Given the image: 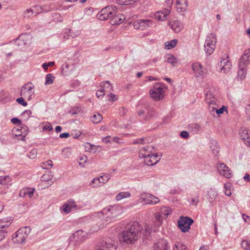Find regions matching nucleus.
Wrapping results in <instances>:
<instances>
[{"label":"nucleus","instance_id":"f257e3e1","mask_svg":"<svg viewBox=\"0 0 250 250\" xmlns=\"http://www.w3.org/2000/svg\"><path fill=\"white\" fill-rule=\"evenodd\" d=\"M151 229L149 225L146 224L143 228L139 222H134L129 228L122 232L123 241L126 244H132L138 240L141 234L144 237L143 239L148 238Z\"/></svg>","mask_w":250,"mask_h":250},{"label":"nucleus","instance_id":"f03ea898","mask_svg":"<svg viewBox=\"0 0 250 250\" xmlns=\"http://www.w3.org/2000/svg\"><path fill=\"white\" fill-rule=\"evenodd\" d=\"M165 91L162 87V83H157L149 90L150 97L154 101H160L165 97Z\"/></svg>","mask_w":250,"mask_h":250},{"label":"nucleus","instance_id":"7ed1b4c3","mask_svg":"<svg viewBox=\"0 0 250 250\" xmlns=\"http://www.w3.org/2000/svg\"><path fill=\"white\" fill-rule=\"evenodd\" d=\"M87 238V233L82 229L77 230L69 238V244L73 243L74 246H78Z\"/></svg>","mask_w":250,"mask_h":250},{"label":"nucleus","instance_id":"20e7f679","mask_svg":"<svg viewBox=\"0 0 250 250\" xmlns=\"http://www.w3.org/2000/svg\"><path fill=\"white\" fill-rule=\"evenodd\" d=\"M30 231L31 229L29 227H24L19 229L14 234L12 238L13 242L16 244H22L29 234Z\"/></svg>","mask_w":250,"mask_h":250},{"label":"nucleus","instance_id":"39448f33","mask_svg":"<svg viewBox=\"0 0 250 250\" xmlns=\"http://www.w3.org/2000/svg\"><path fill=\"white\" fill-rule=\"evenodd\" d=\"M95 220L97 222V227H95L93 229V231H97L100 228H104L107 225L111 223L112 221L107 216L105 215L104 213H102V211L95 213Z\"/></svg>","mask_w":250,"mask_h":250},{"label":"nucleus","instance_id":"423d86ee","mask_svg":"<svg viewBox=\"0 0 250 250\" xmlns=\"http://www.w3.org/2000/svg\"><path fill=\"white\" fill-rule=\"evenodd\" d=\"M117 9L115 6L108 5L104 8L97 15L98 19L101 21H104L116 14Z\"/></svg>","mask_w":250,"mask_h":250},{"label":"nucleus","instance_id":"0eeeda50","mask_svg":"<svg viewBox=\"0 0 250 250\" xmlns=\"http://www.w3.org/2000/svg\"><path fill=\"white\" fill-rule=\"evenodd\" d=\"M216 43V39L214 34L211 33L208 35L204 45L205 51L208 55L213 53L215 48Z\"/></svg>","mask_w":250,"mask_h":250},{"label":"nucleus","instance_id":"6e6552de","mask_svg":"<svg viewBox=\"0 0 250 250\" xmlns=\"http://www.w3.org/2000/svg\"><path fill=\"white\" fill-rule=\"evenodd\" d=\"M122 213L121 207L119 206H111L109 208H104L102 210V213L107 216L112 221L115 217L119 216Z\"/></svg>","mask_w":250,"mask_h":250},{"label":"nucleus","instance_id":"1a4fd4ad","mask_svg":"<svg viewBox=\"0 0 250 250\" xmlns=\"http://www.w3.org/2000/svg\"><path fill=\"white\" fill-rule=\"evenodd\" d=\"M193 222V220L188 217L181 216L178 221V227L182 232H188L190 229V226Z\"/></svg>","mask_w":250,"mask_h":250},{"label":"nucleus","instance_id":"9d476101","mask_svg":"<svg viewBox=\"0 0 250 250\" xmlns=\"http://www.w3.org/2000/svg\"><path fill=\"white\" fill-rule=\"evenodd\" d=\"M141 158L144 159V162L147 166H152L156 164L160 160L161 157L157 153L143 154L142 153Z\"/></svg>","mask_w":250,"mask_h":250},{"label":"nucleus","instance_id":"9b49d317","mask_svg":"<svg viewBox=\"0 0 250 250\" xmlns=\"http://www.w3.org/2000/svg\"><path fill=\"white\" fill-rule=\"evenodd\" d=\"M11 217H6L0 220V242L7 235V229L11 224Z\"/></svg>","mask_w":250,"mask_h":250},{"label":"nucleus","instance_id":"f8f14e48","mask_svg":"<svg viewBox=\"0 0 250 250\" xmlns=\"http://www.w3.org/2000/svg\"><path fill=\"white\" fill-rule=\"evenodd\" d=\"M34 87V85L31 82L27 83L22 87L21 95L24 97H27L28 100L30 101L32 99V96L34 93L33 90Z\"/></svg>","mask_w":250,"mask_h":250},{"label":"nucleus","instance_id":"ddd939ff","mask_svg":"<svg viewBox=\"0 0 250 250\" xmlns=\"http://www.w3.org/2000/svg\"><path fill=\"white\" fill-rule=\"evenodd\" d=\"M219 173L227 178L232 177L231 169L224 163H218L216 165Z\"/></svg>","mask_w":250,"mask_h":250},{"label":"nucleus","instance_id":"4468645a","mask_svg":"<svg viewBox=\"0 0 250 250\" xmlns=\"http://www.w3.org/2000/svg\"><path fill=\"white\" fill-rule=\"evenodd\" d=\"M140 198L144 202L146 205H153L158 203L159 199L156 196L149 193H143L141 194Z\"/></svg>","mask_w":250,"mask_h":250},{"label":"nucleus","instance_id":"2eb2a0df","mask_svg":"<svg viewBox=\"0 0 250 250\" xmlns=\"http://www.w3.org/2000/svg\"><path fill=\"white\" fill-rule=\"evenodd\" d=\"M31 37L27 34H21L15 42L17 46H22L28 44L31 42Z\"/></svg>","mask_w":250,"mask_h":250},{"label":"nucleus","instance_id":"dca6fc26","mask_svg":"<svg viewBox=\"0 0 250 250\" xmlns=\"http://www.w3.org/2000/svg\"><path fill=\"white\" fill-rule=\"evenodd\" d=\"M229 56H226L224 58H222V60L218 64L221 67V70L224 73L227 74L229 72L231 67V63L228 60Z\"/></svg>","mask_w":250,"mask_h":250},{"label":"nucleus","instance_id":"f3484780","mask_svg":"<svg viewBox=\"0 0 250 250\" xmlns=\"http://www.w3.org/2000/svg\"><path fill=\"white\" fill-rule=\"evenodd\" d=\"M153 250H168L169 247L168 242L164 239H161L157 240L153 245Z\"/></svg>","mask_w":250,"mask_h":250},{"label":"nucleus","instance_id":"a211bd4d","mask_svg":"<svg viewBox=\"0 0 250 250\" xmlns=\"http://www.w3.org/2000/svg\"><path fill=\"white\" fill-rule=\"evenodd\" d=\"M192 69L196 77H203L205 75L203 65L199 62H194L192 64Z\"/></svg>","mask_w":250,"mask_h":250},{"label":"nucleus","instance_id":"6ab92c4d","mask_svg":"<svg viewBox=\"0 0 250 250\" xmlns=\"http://www.w3.org/2000/svg\"><path fill=\"white\" fill-rule=\"evenodd\" d=\"M76 208L77 206L75 202L73 200L70 199L63 205L61 208V210L65 213L68 214L72 210L75 209Z\"/></svg>","mask_w":250,"mask_h":250},{"label":"nucleus","instance_id":"aec40b11","mask_svg":"<svg viewBox=\"0 0 250 250\" xmlns=\"http://www.w3.org/2000/svg\"><path fill=\"white\" fill-rule=\"evenodd\" d=\"M116 247L111 242L103 241L97 246L96 250H116Z\"/></svg>","mask_w":250,"mask_h":250},{"label":"nucleus","instance_id":"412c9836","mask_svg":"<svg viewBox=\"0 0 250 250\" xmlns=\"http://www.w3.org/2000/svg\"><path fill=\"white\" fill-rule=\"evenodd\" d=\"M149 20H139L133 23V26L136 29L143 30L149 27Z\"/></svg>","mask_w":250,"mask_h":250},{"label":"nucleus","instance_id":"4be33fe9","mask_svg":"<svg viewBox=\"0 0 250 250\" xmlns=\"http://www.w3.org/2000/svg\"><path fill=\"white\" fill-rule=\"evenodd\" d=\"M125 17L123 14H117L113 15L110 19V23L112 25L120 24L124 22Z\"/></svg>","mask_w":250,"mask_h":250},{"label":"nucleus","instance_id":"5701e85b","mask_svg":"<svg viewBox=\"0 0 250 250\" xmlns=\"http://www.w3.org/2000/svg\"><path fill=\"white\" fill-rule=\"evenodd\" d=\"M247 65V64L244 63L243 62L239 61V69L238 70V79L243 80L245 77Z\"/></svg>","mask_w":250,"mask_h":250},{"label":"nucleus","instance_id":"b1692460","mask_svg":"<svg viewBox=\"0 0 250 250\" xmlns=\"http://www.w3.org/2000/svg\"><path fill=\"white\" fill-rule=\"evenodd\" d=\"M188 7L187 0H177L176 9L179 13L184 12Z\"/></svg>","mask_w":250,"mask_h":250},{"label":"nucleus","instance_id":"393cba45","mask_svg":"<svg viewBox=\"0 0 250 250\" xmlns=\"http://www.w3.org/2000/svg\"><path fill=\"white\" fill-rule=\"evenodd\" d=\"M171 28L176 33L179 32L183 28V24L180 21H174L169 23Z\"/></svg>","mask_w":250,"mask_h":250},{"label":"nucleus","instance_id":"a878e982","mask_svg":"<svg viewBox=\"0 0 250 250\" xmlns=\"http://www.w3.org/2000/svg\"><path fill=\"white\" fill-rule=\"evenodd\" d=\"M27 127L26 126L21 127V129H18L16 130L15 136L16 137H20L18 139H21L22 141H24V138L27 134Z\"/></svg>","mask_w":250,"mask_h":250},{"label":"nucleus","instance_id":"bb28decb","mask_svg":"<svg viewBox=\"0 0 250 250\" xmlns=\"http://www.w3.org/2000/svg\"><path fill=\"white\" fill-rule=\"evenodd\" d=\"M218 195V193L215 189L210 188L208 192L207 198L208 202L212 204L215 201L216 197Z\"/></svg>","mask_w":250,"mask_h":250},{"label":"nucleus","instance_id":"cd10ccee","mask_svg":"<svg viewBox=\"0 0 250 250\" xmlns=\"http://www.w3.org/2000/svg\"><path fill=\"white\" fill-rule=\"evenodd\" d=\"M172 250H189L187 246L180 241H173Z\"/></svg>","mask_w":250,"mask_h":250},{"label":"nucleus","instance_id":"c85d7f7f","mask_svg":"<svg viewBox=\"0 0 250 250\" xmlns=\"http://www.w3.org/2000/svg\"><path fill=\"white\" fill-rule=\"evenodd\" d=\"M158 116V112H156L153 107H149L147 108V113L145 117V119L148 120L151 118L157 117Z\"/></svg>","mask_w":250,"mask_h":250},{"label":"nucleus","instance_id":"c756f323","mask_svg":"<svg viewBox=\"0 0 250 250\" xmlns=\"http://www.w3.org/2000/svg\"><path fill=\"white\" fill-rule=\"evenodd\" d=\"M170 13V9L167 8L164 11H158L155 14V18L160 21H164Z\"/></svg>","mask_w":250,"mask_h":250},{"label":"nucleus","instance_id":"7c9ffc66","mask_svg":"<svg viewBox=\"0 0 250 250\" xmlns=\"http://www.w3.org/2000/svg\"><path fill=\"white\" fill-rule=\"evenodd\" d=\"M239 134L240 137L242 140L244 141L246 139H248L249 137H250V132L245 127H241L239 131Z\"/></svg>","mask_w":250,"mask_h":250},{"label":"nucleus","instance_id":"2f4dec72","mask_svg":"<svg viewBox=\"0 0 250 250\" xmlns=\"http://www.w3.org/2000/svg\"><path fill=\"white\" fill-rule=\"evenodd\" d=\"M240 61L243 62L246 64L250 63V48L246 50L244 55L242 57Z\"/></svg>","mask_w":250,"mask_h":250},{"label":"nucleus","instance_id":"473e14b6","mask_svg":"<svg viewBox=\"0 0 250 250\" xmlns=\"http://www.w3.org/2000/svg\"><path fill=\"white\" fill-rule=\"evenodd\" d=\"M131 194L128 191H123L119 192L116 196V200L118 201L121 200L122 199L129 198L130 197Z\"/></svg>","mask_w":250,"mask_h":250},{"label":"nucleus","instance_id":"72a5a7b5","mask_svg":"<svg viewBox=\"0 0 250 250\" xmlns=\"http://www.w3.org/2000/svg\"><path fill=\"white\" fill-rule=\"evenodd\" d=\"M153 149V147H152V146H145L143 147H142L140 150V152H139V157L141 158V153H142L143 154H152V150Z\"/></svg>","mask_w":250,"mask_h":250},{"label":"nucleus","instance_id":"f704fd0d","mask_svg":"<svg viewBox=\"0 0 250 250\" xmlns=\"http://www.w3.org/2000/svg\"><path fill=\"white\" fill-rule=\"evenodd\" d=\"M217 143L215 141H212L210 144V147L214 155H216L219 152V147L217 145Z\"/></svg>","mask_w":250,"mask_h":250},{"label":"nucleus","instance_id":"c9c22d12","mask_svg":"<svg viewBox=\"0 0 250 250\" xmlns=\"http://www.w3.org/2000/svg\"><path fill=\"white\" fill-rule=\"evenodd\" d=\"M11 178L9 176H0V184L3 185H11Z\"/></svg>","mask_w":250,"mask_h":250},{"label":"nucleus","instance_id":"e433bc0d","mask_svg":"<svg viewBox=\"0 0 250 250\" xmlns=\"http://www.w3.org/2000/svg\"><path fill=\"white\" fill-rule=\"evenodd\" d=\"M102 116L99 113H96L91 117L90 120L94 124H97L99 123L102 120Z\"/></svg>","mask_w":250,"mask_h":250},{"label":"nucleus","instance_id":"4c0bfd02","mask_svg":"<svg viewBox=\"0 0 250 250\" xmlns=\"http://www.w3.org/2000/svg\"><path fill=\"white\" fill-rule=\"evenodd\" d=\"M178 40L173 39L169 42H167L165 43L166 47L167 49H170L174 48L177 44Z\"/></svg>","mask_w":250,"mask_h":250},{"label":"nucleus","instance_id":"58836bf2","mask_svg":"<svg viewBox=\"0 0 250 250\" xmlns=\"http://www.w3.org/2000/svg\"><path fill=\"white\" fill-rule=\"evenodd\" d=\"M54 77L51 74H47L45 77V84H51L54 82Z\"/></svg>","mask_w":250,"mask_h":250},{"label":"nucleus","instance_id":"ea45409f","mask_svg":"<svg viewBox=\"0 0 250 250\" xmlns=\"http://www.w3.org/2000/svg\"><path fill=\"white\" fill-rule=\"evenodd\" d=\"M166 58V61L168 63H170L173 64L177 62V58L171 54H167Z\"/></svg>","mask_w":250,"mask_h":250},{"label":"nucleus","instance_id":"a19ab883","mask_svg":"<svg viewBox=\"0 0 250 250\" xmlns=\"http://www.w3.org/2000/svg\"><path fill=\"white\" fill-rule=\"evenodd\" d=\"M53 166V162L51 160H48L42 164V167L43 169H49Z\"/></svg>","mask_w":250,"mask_h":250},{"label":"nucleus","instance_id":"79ce46f5","mask_svg":"<svg viewBox=\"0 0 250 250\" xmlns=\"http://www.w3.org/2000/svg\"><path fill=\"white\" fill-rule=\"evenodd\" d=\"M241 246L243 249L246 250H250V241L243 240L241 243Z\"/></svg>","mask_w":250,"mask_h":250},{"label":"nucleus","instance_id":"37998d69","mask_svg":"<svg viewBox=\"0 0 250 250\" xmlns=\"http://www.w3.org/2000/svg\"><path fill=\"white\" fill-rule=\"evenodd\" d=\"M33 11L32 9H27L23 12V16L26 18H29L33 16Z\"/></svg>","mask_w":250,"mask_h":250},{"label":"nucleus","instance_id":"c03bdc74","mask_svg":"<svg viewBox=\"0 0 250 250\" xmlns=\"http://www.w3.org/2000/svg\"><path fill=\"white\" fill-rule=\"evenodd\" d=\"M37 150L36 148L32 149L28 154V156L30 159H34L36 157Z\"/></svg>","mask_w":250,"mask_h":250},{"label":"nucleus","instance_id":"a18cd8bd","mask_svg":"<svg viewBox=\"0 0 250 250\" xmlns=\"http://www.w3.org/2000/svg\"><path fill=\"white\" fill-rule=\"evenodd\" d=\"M101 86L103 87L104 89H111V84L109 81L103 82L101 83Z\"/></svg>","mask_w":250,"mask_h":250},{"label":"nucleus","instance_id":"49530a36","mask_svg":"<svg viewBox=\"0 0 250 250\" xmlns=\"http://www.w3.org/2000/svg\"><path fill=\"white\" fill-rule=\"evenodd\" d=\"M102 179V182L103 184L106 183L110 178V175L109 174H104L103 176H101Z\"/></svg>","mask_w":250,"mask_h":250},{"label":"nucleus","instance_id":"de8ad7c7","mask_svg":"<svg viewBox=\"0 0 250 250\" xmlns=\"http://www.w3.org/2000/svg\"><path fill=\"white\" fill-rule=\"evenodd\" d=\"M81 111V108L80 106H75L73 107V108L70 111V113L72 115H75Z\"/></svg>","mask_w":250,"mask_h":250},{"label":"nucleus","instance_id":"09e8293b","mask_svg":"<svg viewBox=\"0 0 250 250\" xmlns=\"http://www.w3.org/2000/svg\"><path fill=\"white\" fill-rule=\"evenodd\" d=\"M54 20L56 21H62L63 18L62 16L59 13H54L53 14Z\"/></svg>","mask_w":250,"mask_h":250},{"label":"nucleus","instance_id":"8fccbe9b","mask_svg":"<svg viewBox=\"0 0 250 250\" xmlns=\"http://www.w3.org/2000/svg\"><path fill=\"white\" fill-rule=\"evenodd\" d=\"M190 127L192 129V131H198L201 129V126L197 124H194L190 125Z\"/></svg>","mask_w":250,"mask_h":250},{"label":"nucleus","instance_id":"3c124183","mask_svg":"<svg viewBox=\"0 0 250 250\" xmlns=\"http://www.w3.org/2000/svg\"><path fill=\"white\" fill-rule=\"evenodd\" d=\"M55 62H50L48 63L45 62L43 63L42 67L45 70H46L48 69V67L53 66Z\"/></svg>","mask_w":250,"mask_h":250},{"label":"nucleus","instance_id":"603ef678","mask_svg":"<svg viewBox=\"0 0 250 250\" xmlns=\"http://www.w3.org/2000/svg\"><path fill=\"white\" fill-rule=\"evenodd\" d=\"M161 212L162 214H164L165 216H168L171 213V210L169 208L165 207L162 208Z\"/></svg>","mask_w":250,"mask_h":250},{"label":"nucleus","instance_id":"864d4df0","mask_svg":"<svg viewBox=\"0 0 250 250\" xmlns=\"http://www.w3.org/2000/svg\"><path fill=\"white\" fill-rule=\"evenodd\" d=\"M16 101L18 104L22 105L23 106H26L27 105V103L24 101L22 97L18 98L16 100Z\"/></svg>","mask_w":250,"mask_h":250},{"label":"nucleus","instance_id":"5fc2aeb1","mask_svg":"<svg viewBox=\"0 0 250 250\" xmlns=\"http://www.w3.org/2000/svg\"><path fill=\"white\" fill-rule=\"evenodd\" d=\"M34 189H30L27 188L26 190L24 191V195H28L29 197H31L34 193Z\"/></svg>","mask_w":250,"mask_h":250},{"label":"nucleus","instance_id":"6e6d98bb","mask_svg":"<svg viewBox=\"0 0 250 250\" xmlns=\"http://www.w3.org/2000/svg\"><path fill=\"white\" fill-rule=\"evenodd\" d=\"M96 94L98 98L103 97L105 94L104 89L101 88L97 90Z\"/></svg>","mask_w":250,"mask_h":250},{"label":"nucleus","instance_id":"4d7b16f0","mask_svg":"<svg viewBox=\"0 0 250 250\" xmlns=\"http://www.w3.org/2000/svg\"><path fill=\"white\" fill-rule=\"evenodd\" d=\"M116 96L115 94L113 93H110L108 95H107V100L109 101L114 102L117 100V98L115 97Z\"/></svg>","mask_w":250,"mask_h":250},{"label":"nucleus","instance_id":"13d9d810","mask_svg":"<svg viewBox=\"0 0 250 250\" xmlns=\"http://www.w3.org/2000/svg\"><path fill=\"white\" fill-rule=\"evenodd\" d=\"M92 184H94L92 186L93 187H97L100 186V185H99V178H94L92 180V181H91L90 185H91Z\"/></svg>","mask_w":250,"mask_h":250},{"label":"nucleus","instance_id":"bf43d9fd","mask_svg":"<svg viewBox=\"0 0 250 250\" xmlns=\"http://www.w3.org/2000/svg\"><path fill=\"white\" fill-rule=\"evenodd\" d=\"M172 4V0H167L166 1V8L165 10H166L167 8H169L170 11Z\"/></svg>","mask_w":250,"mask_h":250},{"label":"nucleus","instance_id":"052dcab7","mask_svg":"<svg viewBox=\"0 0 250 250\" xmlns=\"http://www.w3.org/2000/svg\"><path fill=\"white\" fill-rule=\"evenodd\" d=\"M180 136L184 139H187L189 137V133L187 131H182L180 133Z\"/></svg>","mask_w":250,"mask_h":250},{"label":"nucleus","instance_id":"680f3d73","mask_svg":"<svg viewBox=\"0 0 250 250\" xmlns=\"http://www.w3.org/2000/svg\"><path fill=\"white\" fill-rule=\"evenodd\" d=\"M11 122L13 124L15 125H20L21 124V121L17 118H13L11 120Z\"/></svg>","mask_w":250,"mask_h":250},{"label":"nucleus","instance_id":"e2e57ef3","mask_svg":"<svg viewBox=\"0 0 250 250\" xmlns=\"http://www.w3.org/2000/svg\"><path fill=\"white\" fill-rule=\"evenodd\" d=\"M43 129L51 131L52 129V125L50 123H47L44 125L43 127Z\"/></svg>","mask_w":250,"mask_h":250},{"label":"nucleus","instance_id":"0e129e2a","mask_svg":"<svg viewBox=\"0 0 250 250\" xmlns=\"http://www.w3.org/2000/svg\"><path fill=\"white\" fill-rule=\"evenodd\" d=\"M122 1L125 3V5H128V4H132L134 3V2H137V0H125V1H123V0Z\"/></svg>","mask_w":250,"mask_h":250},{"label":"nucleus","instance_id":"69168bd1","mask_svg":"<svg viewBox=\"0 0 250 250\" xmlns=\"http://www.w3.org/2000/svg\"><path fill=\"white\" fill-rule=\"evenodd\" d=\"M199 202V198L198 197H196L195 198H192L191 200V204L192 205H197Z\"/></svg>","mask_w":250,"mask_h":250},{"label":"nucleus","instance_id":"338daca9","mask_svg":"<svg viewBox=\"0 0 250 250\" xmlns=\"http://www.w3.org/2000/svg\"><path fill=\"white\" fill-rule=\"evenodd\" d=\"M246 114L248 116V120L250 121V104H248L246 107Z\"/></svg>","mask_w":250,"mask_h":250},{"label":"nucleus","instance_id":"774afa93","mask_svg":"<svg viewBox=\"0 0 250 250\" xmlns=\"http://www.w3.org/2000/svg\"><path fill=\"white\" fill-rule=\"evenodd\" d=\"M155 218L159 222L161 221L162 218V214L160 213H156L155 214Z\"/></svg>","mask_w":250,"mask_h":250}]
</instances>
